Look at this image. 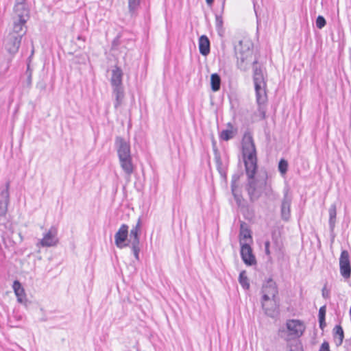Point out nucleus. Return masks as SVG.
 Wrapping results in <instances>:
<instances>
[{
	"label": "nucleus",
	"instance_id": "obj_51",
	"mask_svg": "<svg viewBox=\"0 0 351 351\" xmlns=\"http://www.w3.org/2000/svg\"><path fill=\"white\" fill-rule=\"evenodd\" d=\"M254 12H255V13H257V11L255 8H254Z\"/></svg>",
	"mask_w": 351,
	"mask_h": 351
},
{
	"label": "nucleus",
	"instance_id": "obj_46",
	"mask_svg": "<svg viewBox=\"0 0 351 351\" xmlns=\"http://www.w3.org/2000/svg\"><path fill=\"white\" fill-rule=\"evenodd\" d=\"M206 2L208 5H213L214 0H206Z\"/></svg>",
	"mask_w": 351,
	"mask_h": 351
},
{
	"label": "nucleus",
	"instance_id": "obj_15",
	"mask_svg": "<svg viewBox=\"0 0 351 351\" xmlns=\"http://www.w3.org/2000/svg\"><path fill=\"white\" fill-rule=\"evenodd\" d=\"M123 71L121 69L115 66L112 70V76L110 79V84L112 88L123 87L122 83Z\"/></svg>",
	"mask_w": 351,
	"mask_h": 351
},
{
	"label": "nucleus",
	"instance_id": "obj_23",
	"mask_svg": "<svg viewBox=\"0 0 351 351\" xmlns=\"http://www.w3.org/2000/svg\"><path fill=\"white\" fill-rule=\"evenodd\" d=\"M12 288L14 289V293L17 297V300L20 303H23L25 299L26 295L25 293V290L22 287L21 282L16 280L13 282Z\"/></svg>",
	"mask_w": 351,
	"mask_h": 351
},
{
	"label": "nucleus",
	"instance_id": "obj_18",
	"mask_svg": "<svg viewBox=\"0 0 351 351\" xmlns=\"http://www.w3.org/2000/svg\"><path fill=\"white\" fill-rule=\"evenodd\" d=\"M256 92V101L257 105L267 104V95L266 93V86H254Z\"/></svg>",
	"mask_w": 351,
	"mask_h": 351
},
{
	"label": "nucleus",
	"instance_id": "obj_32",
	"mask_svg": "<svg viewBox=\"0 0 351 351\" xmlns=\"http://www.w3.org/2000/svg\"><path fill=\"white\" fill-rule=\"evenodd\" d=\"M232 195L234 196V200L237 202V204L238 206L241 207L244 206V204H243L244 202V199L241 195V193L238 191L237 189H231Z\"/></svg>",
	"mask_w": 351,
	"mask_h": 351
},
{
	"label": "nucleus",
	"instance_id": "obj_50",
	"mask_svg": "<svg viewBox=\"0 0 351 351\" xmlns=\"http://www.w3.org/2000/svg\"><path fill=\"white\" fill-rule=\"evenodd\" d=\"M254 12H255V13H257V11L255 8H254Z\"/></svg>",
	"mask_w": 351,
	"mask_h": 351
},
{
	"label": "nucleus",
	"instance_id": "obj_36",
	"mask_svg": "<svg viewBox=\"0 0 351 351\" xmlns=\"http://www.w3.org/2000/svg\"><path fill=\"white\" fill-rule=\"evenodd\" d=\"M316 27L318 29H322L326 25V21L323 16L319 15L316 19Z\"/></svg>",
	"mask_w": 351,
	"mask_h": 351
},
{
	"label": "nucleus",
	"instance_id": "obj_1",
	"mask_svg": "<svg viewBox=\"0 0 351 351\" xmlns=\"http://www.w3.org/2000/svg\"><path fill=\"white\" fill-rule=\"evenodd\" d=\"M242 156L247 177L245 190L249 199L254 203L257 201L265 191L267 195L271 191V185L268 180V173L266 169L258 170V158L256 145L252 133L246 131L243 136Z\"/></svg>",
	"mask_w": 351,
	"mask_h": 351
},
{
	"label": "nucleus",
	"instance_id": "obj_25",
	"mask_svg": "<svg viewBox=\"0 0 351 351\" xmlns=\"http://www.w3.org/2000/svg\"><path fill=\"white\" fill-rule=\"evenodd\" d=\"M329 214V220L328 224L330 230L331 232L334 231L335 223H336V216H337V207L335 204H332L330 205L328 209Z\"/></svg>",
	"mask_w": 351,
	"mask_h": 351
},
{
	"label": "nucleus",
	"instance_id": "obj_41",
	"mask_svg": "<svg viewBox=\"0 0 351 351\" xmlns=\"http://www.w3.org/2000/svg\"><path fill=\"white\" fill-rule=\"evenodd\" d=\"M269 246H270V242L269 241H266L265 242V252L266 254V255L270 258V254H271V252H270V250H269Z\"/></svg>",
	"mask_w": 351,
	"mask_h": 351
},
{
	"label": "nucleus",
	"instance_id": "obj_30",
	"mask_svg": "<svg viewBox=\"0 0 351 351\" xmlns=\"http://www.w3.org/2000/svg\"><path fill=\"white\" fill-rule=\"evenodd\" d=\"M333 332L334 337H335L336 336H338L339 337V342L337 343V345H341L344 338V332L342 327L340 325H336L333 329Z\"/></svg>",
	"mask_w": 351,
	"mask_h": 351
},
{
	"label": "nucleus",
	"instance_id": "obj_10",
	"mask_svg": "<svg viewBox=\"0 0 351 351\" xmlns=\"http://www.w3.org/2000/svg\"><path fill=\"white\" fill-rule=\"evenodd\" d=\"M57 234V228L54 226H51L48 232L44 234L43 238L40 241V244L43 247H51L56 245L58 243Z\"/></svg>",
	"mask_w": 351,
	"mask_h": 351
},
{
	"label": "nucleus",
	"instance_id": "obj_5",
	"mask_svg": "<svg viewBox=\"0 0 351 351\" xmlns=\"http://www.w3.org/2000/svg\"><path fill=\"white\" fill-rule=\"evenodd\" d=\"M129 227L127 224H122L114 235V243L117 247L122 249L125 247H130L129 239Z\"/></svg>",
	"mask_w": 351,
	"mask_h": 351
},
{
	"label": "nucleus",
	"instance_id": "obj_21",
	"mask_svg": "<svg viewBox=\"0 0 351 351\" xmlns=\"http://www.w3.org/2000/svg\"><path fill=\"white\" fill-rule=\"evenodd\" d=\"M253 65V81L254 86L261 85V86H267L266 82L265 81L263 71L261 67L257 66V64H252Z\"/></svg>",
	"mask_w": 351,
	"mask_h": 351
},
{
	"label": "nucleus",
	"instance_id": "obj_37",
	"mask_svg": "<svg viewBox=\"0 0 351 351\" xmlns=\"http://www.w3.org/2000/svg\"><path fill=\"white\" fill-rule=\"evenodd\" d=\"M240 178V176L239 174H234L232 177L231 180V189H237L238 186L237 184V182L239 181Z\"/></svg>",
	"mask_w": 351,
	"mask_h": 351
},
{
	"label": "nucleus",
	"instance_id": "obj_6",
	"mask_svg": "<svg viewBox=\"0 0 351 351\" xmlns=\"http://www.w3.org/2000/svg\"><path fill=\"white\" fill-rule=\"evenodd\" d=\"M339 270L342 277L349 279L351 276V265L348 251L343 250L339 258Z\"/></svg>",
	"mask_w": 351,
	"mask_h": 351
},
{
	"label": "nucleus",
	"instance_id": "obj_8",
	"mask_svg": "<svg viewBox=\"0 0 351 351\" xmlns=\"http://www.w3.org/2000/svg\"><path fill=\"white\" fill-rule=\"evenodd\" d=\"M114 145L117 151L119 159L131 156L130 145L123 137L115 138Z\"/></svg>",
	"mask_w": 351,
	"mask_h": 351
},
{
	"label": "nucleus",
	"instance_id": "obj_17",
	"mask_svg": "<svg viewBox=\"0 0 351 351\" xmlns=\"http://www.w3.org/2000/svg\"><path fill=\"white\" fill-rule=\"evenodd\" d=\"M121 169L127 176L128 178H130L131 175L134 172V166L132 163V156L122 158L119 159Z\"/></svg>",
	"mask_w": 351,
	"mask_h": 351
},
{
	"label": "nucleus",
	"instance_id": "obj_3",
	"mask_svg": "<svg viewBox=\"0 0 351 351\" xmlns=\"http://www.w3.org/2000/svg\"><path fill=\"white\" fill-rule=\"evenodd\" d=\"M141 228V219L138 221L134 226L130 230L129 235V243L134 258L136 261H139V253L141 251L140 234Z\"/></svg>",
	"mask_w": 351,
	"mask_h": 351
},
{
	"label": "nucleus",
	"instance_id": "obj_19",
	"mask_svg": "<svg viewBox=\"0 0 351 351\" xmlns=\"http://www.w3.org/2000/svg\"><path fill=\"white\" fill-rule=\"evenodd\" d=\"M112 97L114 99V107L117 109L123 104L125 97L124 88H112Z\"/></svg>",
	"mask_w": 351,
	"mask_h": 351
},
{
	"label": "nucleus",
	"instance_id": "obj_27",
	"mask_svg": "<svg viewBox=\"0 0 351 351\" xmlns=\"http://www.w3.org/2000/svg\"><path fill=\"white\" fill-rule=\"evenodd\" d=\"M128 12L131 16L136 14V12L140 8L142 0H128Z\"/></svg>",
	"mask_w": 351,
	"mask_h": 351
},
{
	"label": "nucleus",
	"instance_id": "obj_7",
	"mask_svg": "<svg viewBox=\"0 0 351 351\" xmlns=\"http://www.w3.org/2000/svg\"><path fill=\"white\" fill-rule=\"evenodd\" d=\"M22 38L20 36H14L8 34L5 38L4 45L5 50L11 55L16 54L20 47Z\"/></svg>",
	"mask_w": 351,
	"mask_h": 351
},
{
	"label": "nucleus",
	"instance_id": "obj_35",
	"mask_svg": "<svg viewBox=\"0 0 351 351\" xmlns=\"http://www.w3.org/2000/svg\"><path fill=\"white\" fill-rule=\"evenodd\" d=\"M266 105L267 104L258 105L257 111L261 120H263L266 118Z\"/></svg>",
	"mask_w": 351,
	"mask_h": 351
},
{
	"label": "nucleus",
	"instance_id": "obj_29",
	"mask_svg": "<svg viewBox=\"0 0 351 351\" xmlns=\"http://www.w3.org/2000/svg\"><path fill=\"white\" fill-rule=\"evenodd\" d=\"M239 282L244 289H249V279L246 275V271L245 270H243L240 272L239 276Z\"/></svg>",
	"mask_w": 351,
	"mask_h": 351
},
{
	"label": "nucleus",
	"instance_id": "obj_49",
	"mask_svg": "<svg viewBox=\"0 0 351 351\" xmlns=\"http://www.w3.org/2000/svg\"><path fill=\"white\" fill-rule=\"evenodd\" d=\"M226 0L222 1V10H223L224 5H225Z\"/></svg>",
	"mask_w": 351,
	"mask_h": 351
},
{
	"label": "nucleus",
	"instance_id": "obj_13",
	"mask_svg": "<svg viewBox=\"0 0 351 351\" xmlns=\"http://www.w3.org/2000/svg\"><path fill=\"white\" fill-rule=\"evenodd\" d=\"M291 198L289 197L287 192L284 193L280 206V217L285 221H288L291 217Z\"/></svg>",
	"mask_w": 351,
	"mask_h": 351
},
{
	"label": "nucleus",
	"instance_id": "obj_39",
	"mask_svg": "<svg viewBox=\"0 0 351 351\" xmlns=\"http://www.w3.org/2000/svg\"><path fill=\"white\" fill-rule=\"evenodd\" d=\"M322 297L325 299L330 298V291L326 289V285H325L322 290Z\"/></svg>",
	"mask_w": 351,
	"mask_h": 351
},
{
	"label": "nucleus",
	"instance_id": "obj_40",
	"mask_svg": "<svg viewBox=\"0 0 351 351\" xmlns=\"http://www.w3.org/2000/svg\"><path fill=\"white\" fill-rule=\"evenodd\" d=\"M319 351H330V346H329V343L327 341H324L320 348H319Z\"/></svg>",
	"mask_w": 351,
	"mask_h": 351
},
{
	"label": "nucleus",
	"instance_id": "obj_38",
	"mask_svg": "<svg viewBox=\"0 0 351 351\" xmlns=\"http://www.w3.org/2000/svg\"><path fill=\"white\" fill-rule=\"evenodd\" d=\"M326 306H322L319 309L318 313V319H324L326 318Z\"/></svg>",
	"mask_w": 351,
	"mask_h": 351
},
{
	"label": "nucleus",
	"instance_id": "obj_28",
	"mask_svg": "<svg viewBox=\"0 0 351 351\" xmlns=\"http://www.w3.org/2000/svg\"><path fill=\"white\" fill-rule=\"evenodd\" d=\"M237 133V130H223L221 132L219 137L221 139L228 141L232 139Z\"/></svg>",
	"mask_w": 351,
	"mask_h": 351
},
{
	"label": "nucleus",
	"instance_id": "obj_4",
	"mask_svg": "<svg viewBox=\"0 0 351 351\" xmlns=\"http://www.w3.org/2000/svg\"><path fill=\"white\" fill-rule=\"evenodd\" d=\"M263 296L262 300L263 302H268L271 297L272 301L276 302V296L278 294V289L276 282L272 279L269 278L263 284L262 287Z\"/></svg>",
	"mask_w": 351,
	"mask_h": 351
},
{
	"label": "nucleus",
	"instance_id": "obj_42",
	"mask_svg": "<svg viewBox=\"0 0 351 351\" xmlns=\"http://www.w3.org/2000/svg\"><path fill=\"white\" fill-rule=\"evenodd\" d=\"M26 73L27 74V84L30 85L32 83V71L29 69V65H27Z\"/></svg>",
	"mask_w": 351,
	"mask_h": 351
},
{
	"label": "nucleus",
	"instance_id": "obj_31",
	"mask_svg": "<svg viewBox=\"0 0 351 351\" xmlns=\"http://www.w3.org/2000/svg\"><path fill=\"white\" fill-rule=\"evenodd\" d=\"M240 237L244 239H252L251 230L244 222H242L240 226Z\"/></svg>",
	"mask_w": 351,
	"mask_h": 351
},
{
	"label": "nucleus",
	"instance_id": "obj_48",
	"mask_svg": "<svg viewBox=\"0 0 351 351\" xmlns=\"http://www.w3.org/2000/svg\"><path fill=\"white\" fill-rule=\"evenodd\" d=\"M289 351H302V349L296 348V349H292L291 348Z\"/></svg>",
	"mask_w": 351,
	"mask_h": 351
},
{
	"label": "nucleus",
	"instance_id": "obj_24",
	"mask_svg": "<svg viewBox=\"0 0 351 351\" xmlns=\"http://www.w3.org/2000/svg\"><path fill=\"white\" fill-rule=\"evenodd\" d=\"M213 152H214V156H215L214 158H215V161L216 163L217 169L221 177L226 178V170L225 167L223 166L220 154L217 148H214Z\"/></svg>",
	"mask_w": 351,
	"mask_h": 351
},
{
	"label": "nucleus",
	"instance_id": "obj_34",
	"mask_svg": "<svg viewBox=\"0 0 351 351\" xmlns=\"http://www.w3.org/2000/svg\"><path fill=\"white\" fill-rule=\"evenodd\" d=\"M223 19L221 14L215 15V27L218 32H221L223 29Z\"/></svg>",
	"mask_w": 351,
	"mask_h": 351
},
{
	"label": "nucleus",
	"instance_id": "obj_14",
	"mask_svg": "<svg viewBox=\"0 0 351 351\" xmlns=\"http://www.w3.org/2000/svg\"><path fill=\"white\" fill-rule=\"evenodd\" d=\"M286 325L290 335L294 337H299L303 334L304 327L299 320H289Z\"/></svg>",
	"mask_w": 351,
	"mask_h": 351
},
{
	"label": "nucleus",
	"instance_id": "obj_11",
	"mask_svg": "<svg viewBox=\"0 0 351 351\" xmlns=\"http://www.w3.org/2000/svg\"><path fill=\"white\" fill-rule=\"evenodd\" d=\"M241 256L244 263L248 266H252L256 263L252 249L247 243H241Z\"/></svg>",
	"mask_w": 351,
	"mask_h": 351
},
{
	"label": "nucleus",
	"instance_id": "obj_22",
	"mask_svg": "<svg viewBox=\"0 0 351 351\" xmlns=\"http://www.w3.org/2000/svg\"><path fill=\"white\" fill-rule=\"evenodd\" d=\"M265 302H263V300H261L262 308L265 315L272 318L277 316L278 314V305L277 304V300H276V302H273L270 306H269L268 304Z\"/></svg>",
	"mask_w": 351,
	"mask_h": 351
},
{
	"label": "nucleus",
	"instance_id": "obj_20",
	"mask_svg": "<svg viewBox=\"0 0 351 351\" xmlns=\"http://www.w3.org/2000/svg\"><path fill=\"white\" fill-rule=\"evenodd\" d=\"M199 51L204 56L208 55L210 51V43L206 35H202L199 38Z\"/></svg>",
	"mask_w": 351,
	"mask_h": 351
},
{
	"label": "nucleus",
	"instance_id": "obj_26",
	"mask_svg": "<svg viewBox=\"0 0 351 351\" xmlns=\"http://www.w3.org/2000/svg\"><path fill=\"white\" fill-rule=\"evenodd\" d=\"M221 80L220 75L217 73H213L210 75V88L213 92H217L220 90Z\"/></svg>",
	"mask_w": 351,
	"mask_h": 351
},
{
	"label": "nucleus",
	"instance_id": "obj_16",
	"mask_svg": "<svg viewBox=\"0 0 351 351\" xmlns=\"http://www.w3.org/2000/svg\"><path fill=\"white\" fill-rule=\"evenodd\" d=\"M27 21H25L24 19H17L14 21L13 29L9 34L14 36H20V38H22L27 32V28L25 27Z\"/></svg>",
	"mask_w": 351,
	"mask_h": 351
},
{
	"label": "nucleus",
	"instance_id": "obj_44",
	"mask_svg": "<svg viewBox=\"0 0 351 351\" xmlns=\"http://www.w3.org/2000/svg\"><path fill=\"white\" fill-rule=\"evenodd\" d=\"M37 88H40V90H45V83L43 82H39L37 84V86H36Z\"/></svg>",
	"mask_w": 351,
	"mask_h": 351
},
{
	"label": "nucleus",
	"instance_id": "obj_43",
	"mask_svg": "<svg viewBox=\"0 0 351 351\" xmlns=\"http://www.w3.org/2000/svg\"><path fill=\"white\" fill-rule=\"evenodd\" d=\"M319 328L323 330L326 326V318L324 319H319Z\"/></svg>",
	"mask_w": 351,
	"mask_h": 351
},
{
	"label": "nucleus",
	"instance_id": "obj_12",
	"mask_svg": "<svg viewBox=\"0 0 351 351\" xmlns=\"http://www.w3.org/2000/svg\"><path fill=\"white\" fill-rule=\"evenodd\" d=\"M14 12L17 19L28 21L29 19V10L27 7L25 0H16Z\"/></svg>",
	"mask_w": 351,
	"mask_h": 351
},
{
	"label": "nucleus",
	"instance_id": "obj_47",
	"mask_svg": "<svg viewBox=\"0 0 351 351\" xmlns=\"http://www.w3.org/2000/svg\"><path fill=\"white\" fill-rule=\"evenodd\" d=\"M272 239L274 241V243L275 245H277L278 243V241H277V238H275L274 236L272 237Z\"/></svg>",
	"mask_w": 351,
	"mask_h": 351
},
{
	"label": "nucleus",
	"instance_id": "obj_33",
	"mask_svg": "<svg viewBox=\"0 0 351 351\" xmlns=\"http://www.w3.org/2000/svg\"><path fill=\"white\" fill-rule=\"evenodd\" d=\"M288 170V162L284 159L281 158L278 162V171L282 174L284 175L287 172Z\"/></svg>",
	"mask_w": 351,
	"mask_h": 351
},
{
	"label": "nucleus",
	"instance_id": "obj_9",
	"mask_svg": "<svg viewBox=\"0 0 351 351\" xmlns=\"http://www.w3.org/2000/svg\"><path fill=\"white\" fill-rule=\"evenodd\" d=\"M10 182H7L5 187L0 189V217H5L8 213V206L10 203Z\"/></svg>",
	"mask_w": 351,
	"mask_h": 351
},
{
	"label": "nucleus",
	"instance_id": "obj_45",
	"mask_svg": "<svg viewBox=\"0 0 351 351\" xmlns=\"http://www.w3.org/2000/svg\"><path fill=\"white\" fill-rule=\"evenodd\" d=\"M227 127L229 130H237V128H234L232 123L229 122L227 123Z\"/></svg>",
	"mask_w": 351,
	"mask_h": 351
},
{
	"label": "nucleus",
	"instance_id": "obj_2",
	"mask_svg": "<svg viewBox=\"0 0 351 351\" xmlns=\"http://www.w3.org/2000/svg\"><path fill=\"white\" fill-rule=\"evenodd\" d=\"M253 43L243 38L234 45V55L237 58V66L243 71H246L252 64H257L258 60L253 56Z\"/></svg>",
	"mask_w": 351,
	"mask_h": 351
}]
</instances>
